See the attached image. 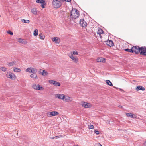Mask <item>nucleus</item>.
I'll return each instance as SVG.
<instances>
[{"instance_id": "1", "label": "nucleus", "mask_w": 146, "mask_h": 146, "mask_svg": "<svg viewBox=\"0 0 146 146\" xmlns=\"http://www.w3.org/2000/svg\"><path fill=\"white\" fill-rule=\"evenodd\" d=\"M70 18L71 19L73 20L78 18L79 16V11L75 9H73L71 10Z\"/></svg>"}, {"instance_id": "2", "label": "nucleus", "mask_w": 146, "mask_h": 146, "mask_svg": "<svg viewBox=\"0 0 146 146\" xmlns=\"http://www.w3.org/2000/svg\"><path fill=\"white\" fill-rule=\"evenodd\" d=\"M62 4L61 0H53L52 2L53 7L55 8H57L60 7Z\"/></svg>"}, {"instance_id": "3", "label": "nucleus", "mask_w": 146, "mask_h": 146, "mask_svg": "<svg viewBox=\"0 0 146 146\" xmlns=\"http://www.w3.org/2000/svg\"><path fill=\"white\" fill-rule=\"evenodd\" d=\"M25 71L26 72H28L29 73H33L35 72H37V70L35 68L29 67L26 69Z\"/></svg>"}, {"instance_id": "4", "label": "nucleus", "mask_w": 146, "mask_h": 146, "mask_svg": "<svg viewBox=\"0 0 146 146\" xmlns=\"http://www.w3.org/2000/svg\"><path fill=\"white\" fill-rule=\"evenodd\" d=\"M6 76L7 78L13 80L15 79L16 78V77L15 75L10 72H9L7 73Z\"/></svg>"}, {"instance_id": "5", "label": "nucleus", "mask_w": 146, "mask_h": 146, "mask_svg": "<svg viewBox=\"0 0 146 146\" xmlns=\"http://www.w3.org/2000/svg\"><path fill=\"white\" fill-rule=\"evenodd\" d=\"M32 87L33 89L37 90H42L44 89L42 86L38 84H34L33 86Z\"/></svg>"}, {"instance_id": "6", "label": "nucleus", "mask_w": 146, "mask_h": 146, "mask_svg": "<svg viewBox=\"0 0 146 146\" xmlns=\"http://www.w3.org/2000/svg\"><path fill=\"white\" fill-rule=\"evenodd\" d=\"M48 82L50 84L53 85L56 87L60 86V83L56 81L50 80L48 81Z\"/></svg>"}, {"instance_id": "7", "label": "nucleus", "mask_w": 146, "mask_h": 146, "mask_svg": "<svg viewBox=\"0 0 146 146\" xmlns=\"http://www.w3.org/2000/svg\"><path fill=\"white\" fill-rule=\"evenodd\" d=\"M141 47L137 46H134L132 47L133 52H135L136 54H138L141 51Z\"/></svg>"}, {"instance_id": "8", "label": "nucleus", "mask_w": 146, "mask_h": 146, "mask_svg": "<svg viewBox=\"0 0 146 146\" xmlns=\"http://www.w3.org/2000/svg\"><path fill=\"white\" fill-rule=\"evenodd\" d=\"M47 114L48 117H51L53 116L57 115L59 114V113L56 111H52L48 112Z\"/></svg>"}, {"instance_id": "9", "label": "nucleus", "mask_w": 146, "mask_h": 146, "mask_svg": "<svg viewBox=\"0 0 146 146\" xmlns=\"http://www.w3.org/2000/svg\"><path fill=\"white\" fill-rule=\"evenodd\" d=\"M83 107L85 108H89L92 107V105L90 103L86 102H84L81 104Z\"/></svg>"}, {"instance_id": "10", "label": "nucleus", "mask_w": 146, "mask_h": 146, "mask_svg": "<svg viewBox=\"0 0 146 146\" xmlns=\"http://www.w3.org/2000/svg\"><path fill=\"white\" fill-rule=\"evenodd\" d=\"M55 97L56 98H58L59 99L62 100H64L65 95L62 94H55Z\"/></svg>"}, {"instance_id": "11", "label": "nucleus", "mask_w": 146, "mask_h": 146, "mask_svg": "<svg viewBox=\"0 0 146 146\" xmlns=\"http://www.w3.org/2000/svg\"><path fill=\"white\" fill-rule=\"evenodd\" d=\"M141 51L140 54L141 55L146 56V47H141Z\"/></svg>"}, {"instance_id": "12", "label": "nucleus", "mask_w": 146, "mask_h": 146, "mask_svg": "<svg viewBox=\"0 0 146 146\" xmlns=\"http://www.w3.org/2000/svg\"><path fill=\"white\" fill-rule=\"evenodd\" d=\"M79 23L80 25L83 27H85L87 25V23L84 20V19H80Z\"/></svg>"}, {"instance_id": "13", "label": "nucleus", "mask_w": 146, "mask_h": 146, "mask_svg": "<svg viewBox=\"0 0 146 146\" xmlns=\"http://www.w3.org/2000/svg\"><path fill=\"white\" fill-rule=\"evenodd\" d=\"M16 39L18 42L23 44H26L27 43V41L23 39L19 38H17Z\"/></svg>"}, {"instance_id": "14", "label": "nucleus", "mask_w": 146, "mask_h": 146, "mask_svg": "<svg viewBox=\"0 0 146 146\" xmlns=\"http://www.w3.org/2000/svg\"><path fill=\"white\" fill-rule=\"evenodd\" d=\"M72 98L71 97H70L68 96H65V99L64 100V101L66 102H69L72 101Z\"/></svg>"}, {"instance_id": "15", "label": "nucleus", "mask_w": 146, "mask_h": 146, "mask_svg": "<svg viewBox=\"0 0 146 146\" xmlns=\"http://www.w3.org/2000/svg\"><path fill=\"white\" fill-rule=\"evenodd\" d=\"M97 33L99 35V36L100 38H101V34L103 33V31L102 29L100 28H98Z\"/></svg>"}, {"instance_id": "16", "label": "nucleus", "mask_w": 146, "mask_h": 146, "mask_svg": "<svg viewBox=\"0 0 146 146\" xmlns=\"http://www.w3.org/2000/svg\"><path fill=\"white\" fill-rule=\"evenodd\" d=\"M70 58L75 63H77L78 62V58L76 57H74L72 54L70 56Z\"/></svg>"}, {"instance_id": "17", "label": "nucleus", "mask_w": 146, "mask_h": 146, "mask_svg": "<svg viewBox=\"0 0 146 146\" xmlns=\"http://www.w3.org/2000/svg\"><path fill=\"white\" fill-rule=\"evenodd\" d=\"M106 44L107 45L110 46H113V43L112 41L110 40H108L106 42Z\"/></svg>"}, {"instance_id": "18", "label": "nucleus", "mask_w": 146, "mask_h": 146, "mask_svg": "<svg viewBox=\"0 0 146 146\" xmlns=\"http://www.w3.org/2000/svg\"><path fill=\"white\" fill-rule=\"evenodd\" d=\"M40 73L43 76H46L48 75L47 72L45 70H43L42 69H40Z\"/></svg>"}, {"instance_id": "19", "label": "nucleus", "mask_w": 146, "mask_h": 146, "mask_svg": "<svg viewBox=\"0 0 146 146\" xmlns=\"http://www.w3.org/2000/svg\"><path fill=\"white\" fill-rule=\"evenodd\" d=\"M13 70L15 72H20L21 71V70L20 68L16 67H13Z\"/></svg>"}, {"instance_id": "20", "label": "nucleus", "mask_w": 146, "mask_h": 146, "mask_svg": "<svg viewBox=\"0 0 146 146\" xmlns=\"http://www.w3.org/2000/svg\"><path fill=\"white\" fill-rule=\"evenodd\" d=\"M145 90V88L144 87L140 86H138L136 88V90L137 91H139L140 90L144 91Z\"/></svg>"}, {"instance_id": "21", "label": "nucleus", "mask_w": 146, "mask_h": 146, "mask_svg": "<svg viewBox=\"0 0 146 146\" xmlns=\"http://www.w3.org/2000/svg\"><path fill=\"white\" fill-rule=\"evenodd\" d=\"M16 62L15 61H13L10 62H9L7 64V65L9 66H12L14 65H16Z\"/></svg>"}, {"instance_id": "22", "label": "nucleus", "mask_w": 146, "mask_h": 146, "mask_svg": "<svg viewBox=\"0 0 146 146\" xmlns=\"http://www.w3.org/2000/svg\"><path fill=\"white\" fill-rule=\"evenodd\" d=\"M36 72L33 73L32 74L30 75V77L32 78L37 79L38 78V77L37 74H36Z\"/></svg>"}, {"instance_id": "23", "label": "nucleus", "mask_w": 146, "mask_h": 146, "mask_svg": "<svg viewBox=\"0 0 146 146\" xmlns=\"http://www.w3.org/2000/svg\"><path fill=\"white\" fill-rule=\"evenodd\" d=\"M52 40L56 43H59L60 42V39L58 37H54L52 38Z\"/></svg>"}, {"instance_id": "24", "label": "nucleus", "mask_w": 146, "mask_h": 146, "mask_svg": "<svg viewBox=\"0 0 146 146\" xmlns=\"http://www.w3.org/2000/svg\"><path fill=\"white\" fill-rule=\"evenodd\" d=\"M126 115L128 117H131V118H134L136 117V116L135 115L133 114L132 113H127Z\"/></svg>"}, {"instance_id": "25", "label": "nucleus", "mask_w": 146, "mask_h": 146, "mask_svg": "<svg viewBox=\"0 0 146 146\" xmlns=\"http://www.w3.org/2000/svg\"><path fill=\"white\" fill-rule=\"evenodd\" d=\"M97 61L98 62H104L105 59L103 58H100L97 59Z\"/></svg>"}, {"instance_id": "26", "label": "nucleus", "mask_w": 146, "mask_h": 146, "mask_svg": "<svg viewBox=\"0 0 146 146\" xmlns=\"http://www.w3.org/2000/svg\"><path fill=\"white\" fill-rule=\"evenodd\" d=\"M31 11L34 14L36 15L37 14V10L36 8L32 9L31 10Z\"/></svg>"}, {"instance_id": "27", "label": "nucleus", "mask_w": 146, "mask_h": 146, "mask_svg": "<svg viewBox=\"0 0 146 146\" xmlns=\"http://www.w3.org/2000/svg\"><path fill=\"white\" fill-rule=\"evenodd\" d=\"M37 3H39L42 4L45 3L44 0H36Z\"/></svg>"}, {"instance_id": "28", "label": "nucleus", "mask_w": 146, "mask_h": 146, "mask_svg": "<svg viewBox=\"0 0 146 146\" xmlns=\"http://www.w3.org/2000/svg\"><path fill=\"white\" fill-rule=\"evenodd\" d=\"M106 82L107 84L108 85H109L110 86H113L112 84V83L110 81V80H106Z\"/></svg>"}, {"instance_id": "29", "label": "nucleus", "mask_w": 146, "mask_h": 146, "mask_svg": "<svg viewBox=\"0 0 146 146\" xmlns=\"http://www.w3.org/2000/svg\"><path fill=\"white\" fill-rule=\"evenodd\" d=\"M38 30L37 29L35 30L33 32V35L35 36H36L38 35Z\"/></svg>"}, {"instance_id": "30", "label": "nucleus", "mask_w": 146, "mask_h": 146, "mask_svg": "<svg viewBox=\"0 0 146 146\" xmlns=\"http://www.w3.org/2000/svg\"><path fill=\"white\" fill-rule=\"evenodd\" d=\"M39 36L40 38L42 40H43L45 38L44 35L42 33L40 34L39 35Z\"/></svg>"}, {"instance_id": "31", "label": "nucleus", "mask_w": 146, "mask_h": 146, "mask_svg": "<svg viewBox=\"0 0 146 146\" xmlns=\"http://www.w3.org/2000/svg\"><path fill=\"white\" fill-rule=\"evenodd\" d=\"M21 21L23 22L27 23H29L30 22L29 20H25L24 19H21Z\"/></svg>"}, {"instance_id": "32", "label": "nucleus", "mask_w": 146, "mask_h": 146, "mask_svg": "<svg viewBox=\"0 0 146 146\" xmlns=\"http://www.w3.org/2000/svg\"><path fill=\"white\" fill-rule=\"evenodd\" d=\"M125 50L126 51H127L128 52H133V50H132V48L131 49H125Z\"/></svg>"}, {"instance_id": "33", "label": "nucleus", "mask_w": 146, "mask_h": 146, "mask_svg": "<svg viewBox=\"0 0 146 146\" xmlns=\"http://www.w3.org/2000/svg\"><path fill=\"white\" fill-rule=\"evenodd\" d=\"M88 127L90 129H93L94 128V126L93 125H91V124L88 125Z\"/></svg>"}, {"instance_id": "34", "label": "nucleus", "mask_w": 146, "mask_h": 146, "mask_svg": "<svg viewBox=\"0 0 146 146\" xmlns=\"http://www.w3.org/2000/svg\"><path fill=\"white\" fill-rule=\"evenodd\" d=\"M1 70L2 71L4 72H5L6 71L7 68L4 67H1Z\"/></svg>"}, {"instance_id": "35", "label": "nucleus", "mask_w": 146, "mask_h": 146, "mask_svg": "<svg viewBox=\"0 0 146 146\" xmlns=\"http://www.w3.org/2000/svg\"><path fill=\"white\" fill-rule=\"evenodd\" d=\"M7 33L8 34H10L11 35H13V33L9 30L7 31Z\"/></svg>"}, {"instance_id": "36", "label": "nucleus", "mask_w": 146, "mask_h": 146, "mask_svg": "<svg viewBox=\"0 0 146 146\" xmlns=\"http://www.w3.org/2000/svg\"><path fill=\"white\" fill-rule=\"evenodd\" d=\"M94 133L97 135L99 134V132L96 130H95Z\"/></svg>"}, {"instance_id": "37", "label": "nucleus", "mask_w": 146, "mask_h": 146, "mask_svg": "<svg viewBox=\"0 0 146 146\" xmlns=\"http://www.w3.org/2000/svg\"><path fill=\"white\" fill-rule=\"evenodd\" d=\"M78 52L77 51H73V54L74 55H78Z\"/></svg>"}, {"instance_id": "38", "label": "nucleus", "mask_w": 146, "mask_h": 146, "mask_svg": "<svg viewBox=\"0 0 146 146\" xmlns=\"http://www.w3.org/2000/svg\"><path fill=\"white\" fill-rule=\"evenodd\" d=\"M95 146H102L99 143H98L96 144H95Z\"/></svg>"}, {"instance_id": "39", "label": "nucleus", "mask_w": 146, "mask_h": 146, "mask_svg": "<svg viewBox=\"0 0 146 146\" xmlns=\"http://www.w3.org/2000/svg\"><path fill=\"white\" fill-rule=\"evenodd\" d=\"M41 6L42 8H44L45 7L44 3L41 4Z\"/></svg>"}, {"instance_id": "40", "label": "nucleus", "mask_w": 146, "mask_h": 146, "mask_svg": "<svg viewBox=\"0 0 146 146\" xmlns=\"http://www.w3.org/2000/svg\"><path fill=\"white\" fill-rule=\"evenodd\" d=\"M65 1L70 2V1H71V0H65Z\"/></svg>"}, {"instance_id": "41", "label": "nucleus", "mask_w": 146, "mask_h": 146, "mask_svg": "<svg viewBox=\"0 0 146 146\" xmlns=\"http://www.w3.org/2000/svg\"><path fill=\"white\" fill-rule=\"evenodd\" d=\"M144 145L145 146H146V141L145 142Z\"/></svg>"}, {"instance_id": "42", "label": "nucleus", "mask_w": 146, "mask_h": 146, "mask_svg": "<svg viewBox=\"0 0 146 146\" xmlns=\"http://www.w3.org/2000/svg\"><path fill=\"white\" fill-rule=\"evenodd\" d=\"M61 0V1H65V0Z\"/></svg>"}, {"instance_id": "43", "label": "nucleus", "mask_w": 146, "mask_h": 146, "mask_svg": "<svg viewBox=\"0 0 146 146\" xmlns=\"http://www.w3.org/2000/svg\"><path fill=\"white\" fill-rule=\"evenodd\" d=\"M120 107H121V106Z\"/></svg>"}, {"instance_id": "44", "label": "nucleus", "mask_w": 146, "mask_h": 146, "mask_svg": "<svg viewBox=\"0 0 146 146\" xmlns=\"http://www.w3.org/2000/svg\"><path fill=\"white\" fill-rule=\"evenodd\" d=\"M120 107H121V106Z\"/></svg>"}]
</instances>
